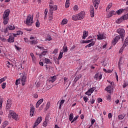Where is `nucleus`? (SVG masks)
<instances>
[{"instance_id":"15","label":"nucleus","mask_w":128,"mask_h":128,"mask_svg":"<svg viewBox=\"0 0 128 128\" xmlns=\"http://www.w3.org/2000/svg\"><path fill=\"white\" fill-rule=\"evenodd\" d=\"M54 10H50L48 12V18L49 20H52V14H54Z\"/></svg>"},{"instance_id":"63","label":"nucleus","mask_w":128,"mask_h":128,"mask_svg":"<svg viewBox=\"0 0 128 128\" xmlns=\"http://www.w3.org/2000/svg\"><path fill=\"white\" fill-rule=\"evenodd\" d=\"M107 100H112V98L110 97V95H108L107 96Z\"/></svg>"},{"instance_id":"22","label":"nucleus","mask_w":128,"mask_h":128,"mask_svg":"<svg viewBox=\"0 0 128 128\" xmlns=\"http://www.w3.org/2000/svg\"><path fill=\"white\" fill-rule=\"evenodd\" d=\"M126 46H128V36L125 39L122 48H126Z\"/></svg>"},{"instance_id":"52","label":"nucleus","mask_w":128,"mask_h":128,"mask_svg":"<svg viewBox=\"0 0 128 128\" xmlns=\"http://www.w3.org/2000/svg\"><path fill=\"white\" fill-rule=\"evenodd\" d=\"M65 6L66 8H70V2H66Z\"/></svg>"},{"instance_id":"18","label":"nucleus","mask_w":128,"mask_h":128,"mask_svg":"<svg viewBox=\"0 0 128 128\" xmlns=\"http://www.w3.org/2000/svg\"><path fill=\"white\" fill-rule=\"evenodd\" d=\"M7 28L10 30H16V27L14 26V24H10L8 25Z\"/></svg>"},{"instance_id":"13","label":"nucleus","mask_w":128,"mask_h":128,"mask_svg":"<svg viewBox=\"0 0 128 128\" xmlns=\"http://www.w3.org/2000/svg\"><path fill=\"white\" fill-rule=\"evenodd\" d=\"M26 76L24 74H22L21 76V82L22 86H24L26 84Z\"/></svg>"},{"instance_id":"58","label":"nucleus","mask_w":128,"mask_h":128,"mask_svg":"<svg viewBox=\"0 0 128 128\" xmlns=\"http://www.w3.org/2000/svg\"><path fill=\"white\" fill-rule=\"evenodd\" d=\"M0 40H2V42H6V39L5 38H4L3 37H0Z\"/></svg>"},{"instance_id":"38","label":"nucleus","mask_w":128,"mask_h":128,"mask_svg":"<svg viewBox=\"0 0 128 128\" xmlns=\"http://www.w3.org/2000/svg\"><path fill=\"white\" fill-rule=\"evenodd\" d=\"M108 82H109L112 88H114V82H110V80H107Z\"/></svg>"},{"instance_id":"16","label":"nucleus","mask_w":128,"mask_h":128,"mask_svg":"<svg viewBox=\"0 0 128 128\" xmlns=\"http://www.w3.org/2000/svg\"><path fill=\"white\" fill-rule=\"evenodd\" d=\"M122 64V57L120 58L118 62V68L120 72L122 70V66H121Z\"/></svg>"},{"instance_id":"8","label":"nucleus","mask_w":128,"mask_h":128,"mask_svg":"<svg viewBox=\"0 0 128 128\" xmlns=\"http://www.w3.org/2000/svg\"><path fill=\"white\" fill-rule=\"evenodd\" d=\"M42 117L40 116L38 117L37 120H36L35 122L34 123V126L33 128H36V126L40 124V122H42Z\"/></svg>"},{"instance_id":"59","label":"nucleus","mask_w":128,"mask_h":128,"mask_svg":"<svg viewBox=\"0 0 128 128\" xmlns=\"http://www.w3.org/2000/svg\"><path fill=\"white\" fill-rule=\"evenodd\" d=\"M6 80V78H2L0 79V84H2V82H4Z\"/></svg>"},{"instance_id":"4","label":"nucleus","mask_w":128,"mask_h":128,"mask_svg":"<svg viewBox=\"0 0 128 128\" xmlns=\"http://www.w3.org/2000/svg\"><path fill=\"white\" fill-rule=\"evenodd\" d=\"M116 32H118V34H120L122 40V41L124 42L125 36L124 32H126L124 29L123 28H119L116 30Z\"/></svg>"},{"instance_id":"47","label":"nucleus","mask_w":128,"mask_h":128,"mask_svg":"<svg viewBox=\"0 0 128 128\" xmlns=\"http://www.w3.org/2000/svg\"><path fill=\"white\" fill-rule=\"evenodd\" d=\"M118 118L120 120H124V116L120 114L118 116Z\"/></svg>"},{"instance_id":"44","label":"nucleus","mask_w":128,"mask_h":128,"mask_svg":"<svg viewBox=\"0 0 128 128\" xmlns=\"http://www.w3.org/2000/svg\"><path fill=\"white\" fill-rule=\"evenodd\" d=\"M20 84V79H18L17 80H16V85L18 86V84Z\"/></svg>"},{"instance_id":"55","label":"nucleus","mask_w":128,"mask_h":128,"mask_svg":"<svg viewBox=\"0 0 128 128\" xmlns=\"http://www.w3.org/2000/svg\"><path fill=\"white\" fill-rule=\"evenodd\" d=\"M6 82H3L2 84V88L3 89L6 88Z\"/></svg>"},{"instance_id":"48","label":"nucleus","mask_w":128,"mask_h":128,"mask_svg":"<svg viewBox=\"0 0 128 128\" xmlns=\"http://www.w3.org/2000/svg\"><path fill=\"white\" fill-rule=\"evenodd\" d=\"M40 21H38V20L36 22V28H40Z\"/></svg>"},{"instance_id":"56","label":"nucleus","mask_w":128,"mask_h":128,"mask_svg":"<svg viewBox=\"0 0 128 128\" xmlns=\"http://www.w3.org/2000/svg\"><path fill=\"white\" fill-rule=\"evenodd\" d=\"M85 94H87V96H92V92L88 90L85 93Z\"/></svg>"},{"instance_id":"35","label":"nucleus","mask_w":128,"mask_h":128,"mask_svg":"<svg viewBox=\"0 0 128 128\" xmlns=\"http://www.w3.org/2000/svg\"><path fill=\"white\" fill-rule=\"evenodd\" d=\"M30 44H38V40H32V41H30Z\"/></svg>"},{"instance_id":"21","label":"nucleus","mask_w":128,"mask_h":128,"mask_svg":"<svg viewBox=\"0 0 128 128\" xmlns=\"http://www.w3.org/2000/svg\"><path fill=\"white\" fill-rule=\"evenodd\" d=\"M44 51L40 54V58H42L43 56H44L48 54V50L46 49H45L43 50Z\"/></svg>"},{"instance_id":"19","label":"nucleus","mask_w":128,"mask_h":128,"mask_svg":"<svg viewBox=\"0 0 128 128\" xmlns=\"http://www.w3.org/2000/svg\"><path fill=\"white\" fill-rule=\"evenodd\" d=\"M34 113V106H32L30 108V116H33Z\"/></svg>"},{"instance_id":"7","label":"nucleus","mask_w":128,"mask_h":128,"mask_svg":"<svg viewBox=\"0 0 128 128\" xmlns=\"http://www.w3.org/2000/svg\"><path fill=\"white\" fill-rule=\"evenodd\" d=\"M9 116L12 117V118L16 120H18V114L14 112L13 110H10L8 114Z\"/></svg>"},{"instance_id":"23","label":"nucleus","mask_w":128,"mask_h":128,"mask_svg":"<svg viewBox=\"0 0 128 128\" xmlns=\"http://www.w3.org/2000/svg\"><path fill=\"white\" fill-rule=\"evenodd\" d=\"M8 42H14V37L10 36L9 38L7 39Z\"/></svg>"},{"instance_id":"33","label":"nucleus","mask_w":128,"mask_h":128,"mask_svg":"<svg viewBox=\"0 0 128 128\" xmlns=\"http://www.w3.org/2000/svg\"><path fill=\"white\" fill-rule=\"evenodd\" d=\"M72 120H74V114L71 113L69 116V120L72 122Z\"/></svg>"},{"instance_id":"51","label":"nucleus","mask_w":128,"mask_h":128,"mask_svg":"<svg viewBox=\"0 0 128 128\" xmlns=\"http://www.w3.org/2000/svg\"><path fill=\"white\" fill-rule=\"evenodd\" d=\"M87 44H90V42H96L95 41H94V39H91L90 40H86Z\"/></svg>"},{"instance_id":"14","label":"nucleus","mask_w":128,"mask_h":128,"mask_svg":"<svg viewBox=\"0 0 128 128\" xmlns=\"http://www.w3.org/2000/svg\"><path fill=\"white\" fill-rule=\"evenodd\" d=\"M11 106H12V100L8 99L7 100V103L6 104V108H7V110H10Z\"/></svg>"},{"instance_id":"61","label":"nucleus","mask_w":128,"mask_h":128,"mask_svg":"<svg viewBox=\"0 0 128 128\" xmlns=\"http://www.w3.org/2000/svg\"><path fill=\"white\" fill-rule=\"evenodd\" d=\"M2 124L6 126L8 124V121H5L2 123Z\"/></svg>"},{"instance_id":"32","label":"nucleus","mask_w":128,"mask_h":128,"mask_svg":"<svg viewBox=\"0 0 128 128\" xmlns=\"http://www.w3.org/2000/svg\"><path fill=\"white\" fill-rule=\"evenodd\" d=\"M68 24V19L66 18H64L61 22V24H62V26L66 24Z\"/></svg>"},{"instance_id":"42","label":"nucleus","mask_w":128,"mask_h":128,"mask_svg":"<svg viewBox=\"0 0 128 128\" xmlns=\"http://www.w3.org/2000/svg\"><path fill=\"white\" fill-rule=\"evenodd\" d=\"M73 8L74 12H76L78 10V5H75Z\"/></svg>"},{"instance_id":"45","label":"nucleus","mask_w":128,"mask_h":128,"mask_svg":"<svg viewBox=\"0 0 128 128\" xmlns=\"http://www.w3.org/2000/svg\"><path fill=\"white\" fill-rule=\"evenodd\" d=\"M78 116H76L74 118H73V120H72L71 123L72 124V122H76V120H78Z\"/></svg>"},{"instance_id":"53","label":"nucleus","mask_w":128,"mask_h":128,"mask_svg":"<svg viewBox=\"0 0 128 128\" xmlns=\"http://www.w3.org/2000/svg\"><path fill=\"white\" fill-rule=\"evenodd\" d=\"M2 102H4V99L2 98L0 100V108H2Z\"/></svg>"},{"instance_id":"34","label":"nucleus","mask_w":128,"mask_h":128,"mask_svg":"<svg viewBox=\"0 0 128 128\" xmlns=\"http://www.w3.org/2000/svg\"><path fill=\"white\" fill-rule=\"evenodd\" d=\"M50 102H48L46 105V108H45L46 110H48L50 107Z\"/></svg>"},{"instance_id":"12","label":"nucleus","mask_w":128,"mask_h":128,"mask_svg":"<svg viewBox=\"0 0 128 128\" xmlns=\"http://www.w3.org/2000/svg\"><path fill=\"white\" fill-rule=\"evenodd\" d=\"M90 14L91 18H94V6H90Z\"/></svg>"},{"instance_id":"26","label":"nucleus","mask_w":128,"mask_h":128,"mask_svg":"<svg viewBox=\"0 0 128 128\" xmlns=\"http://www.w3.org/2000/svg\"><path fill=\"white\" fill-rule=\"evenodd\" d=\"M97 40H104V34H99L98 35H97Z\"/></svg>"},{"instance_id":"29","label":"nucleus","mask_w":128,"mask_h":128,"mask_svg":"<svg viewBox=\"0 0 128 128\" xmlns=\"http://www.w3.org/2000/svg\"><path fill=\"white\" fill-rule=\"evenodd\" d=\"M96 44V42H92L88 44L85 46V48H90L92 46H94Z\"/></svg>"},{"instance_id":"41","label":"nucleus","mask_w":128,"mask_h":128,"mask_svg":"<svg viewBox=\"0 0 128 128\" xmlns=\"http://www.w3.org/2000/svg\"><path fill=\"white\" fill-rule=\"evenodd\" d=\"M24 34V32H22L21 30H18L16 32V34H16V36H20V34Z\"/></svg>"},{"instance_id":"10","label":"nucleus","mask_w":128,"mask_h":128,"mask_svg":"<svg viewBox=\"0 0 128 128\" xmlns=\"http://www.w3.org/2000/svg\"><path fill=\"white\" fill-rule=\"evenodd\" d=\"M94 78L96 80H100L102 78V74L100 72L96 73L94 76Z\"/></svg>"},{"instance_id":"17","label":"nucleus","mask_w":128,"mask_h":128,"mask_svg":"<svg viewBox=\"0 0 128 128\" xmlns=\"http://www.w3.org/2000/svg\"><path fill=\"white\" fill-rule=\"evenodd\" d=\"M43 102H44V98H41L38 101V102L36 104V108H38V106H40V104H42Z\"/></svg>"},{"instance_id":"50","label":"nucleus","mask_w":128,"mask_h":128,"mask_svg":"<svg viewBox=\"0 0 128 128\" xmlns=\"http://www.w3.org/2000/svg\"><path fill=\"white\" fill-rule=\"evenodd\" d=\"M90 102H91L92 104H94V96H92V98H90Z\"/></svg>"},{"instance_id":"39","label":"nucleus","mask_w":128,"mask_h":128,"mask_svg":"<svg viewBox=\"0 0 128 128\" xmlns=\"http://www.w3.org/2000/svg\"><path fill=\"white\" fill-rule=\"evenodd\" d=\"M112 3H110L108 6H107L106 9V11L108 10H110V8H112Z\"/></svg>"},{"instance_id":"49","label":"nucleus","mask_w":128,"mask_h":128,"mask_svg":"<svg viewBox=\"0 0 128 128\" xmlns=\"http://www.w3.org/2000/svg\"><path fill=\"white\" fill-rule=\"evenodd\" d=\"M52 40V36H50V35H48L46 40Z\"/></svg>"},{"instance_id":"27","label":"nucleus","mask_w":128,"mask_h":128,"mask_svg":"<svg viewBox=\"0 0 128 128\" xmlns=\"http://www.w3.org/2000/svg\"><path fill=\"white\" fill-rule=\"evenodd\" d=\"M105 90L109 92V94H112V86H108L105 88Z\"/></svg>"},{"instance_id":"2","label":"nucleus","mask_w":128,"mask_h":128,"mask_svg":"<svg viewBox=\"0 0 128 128\" xmlns=\"http://www.w3.org/2000/svg\"><path fill=\"white\" fill-rule=\"evenodd\" d=\"M10 10H7L4 11V14L2 16V18H3V24L4 26L6 24H8L9 20L8 18V16H10Z\"/></svg>"},{"instance_id":"36","label":"nucleus","mask_w":128,"mask_h":128,"mask_svg":"<svg viewBox=\"0 0 128 128\" xmlns=\"http://www.w3.org/2000/svg\"><path fill=\"white\" fill-rule=\"evenodd\" d=\"M62 54H64V52H60L58 57V60H62Z\"/></svg>"},{"instance_id":"1","label":"nucleus","mask_w":128,"mask_h":128,"mask_svg":"<svg viewBox=\"0 0 128 128\" xmlns=\"http://www.w3.org/2000/svg\"><path fill=\"white\" fill-rule=\"evenodd\" d=\"M86 13L82 11L80 12L78 14H74L72 16V20H75L76 22V20H84V14Z\"/></svg>"},{"instance_id":"60","label":"nucleus","mask_w":128,"mask_h":128,"mask_svg":"<svg viewBox=\"0 0 128 128\" xmlns=\"http://www.w3.org/2000/svg\"><path fill=\"white\" fill-rule=\"evenodd\" d=\"M102 102V98H98V102L100 104V102Z\"/></svg>"},{"instance_id":"9","label":"nucleus","mask_w":128,"mask_h":128,"mask_svg":"<svg viewBox=\"0 0 128 128\" xmlns=\"http://www.w3.org/2000/svg\"><path fill=\"white\" fill-rule=\"evenodd\" d=\"M50 10H58V6L56 5L54 6V1L52 0L50 1Z\"/></svg>"},{"instance_id":"20","label":"nucleus","mask_w":128,"mask_h":128,"mask_svg":"<svg viewBox=\"0 0 128 128\" xmlns=\"http://www.w3.org/2000/svg\"><path fill=\"white\" fill-rule=\"evenodd\" d=\"M81 78H82V74H79L77 75L74 80V82L76 84V82H78V80H80Z\"/></svg>"},{"instance_id":"54","label":"nucleus","mask_w":128,"mask_h":128,"mask_svg":"<svg viewBox=\"0 0 128 128\" xmlns=\"http://www.w3.org/2000/svg\"><path fill=\"white\" fill-rule=\"evenodd\" d=\"M83 100L85 102H88V97L84 96L83 98Z\"/></svg>"},{"instance_id":"24","label":"nucleus","mask_w":128,"mask_h":128,"mask_svg":"<svg viewBox=\"0 0 128 128\" xmlns=\"http://www.w3.org/2000/svg\"><path fill=\"white\" fill-rule=\"evenodd\" d=\"M116 12L114 10L110 11L108 14V18H112V16L116 15Z\"/></svg>"},{"instance_id":"37","label":"nucleus","mask_w":128,"mask_h":128,"mask_svg":"<svg viewBox=\"0 0 128 128\" xmlns=\"http://www.w3.org/2000/svg\"><path fill=\"white\" fill-rule=\"evenodd\" d=\"M62 50L64 52H68V47L66 46H64L62 48Z\"/></svg>"},{"instance_id":"25","label":"nucleus","mask_w":128,"mask_h":128,"mask_svg":"<svg viewBox=\"0 0 128 128\" xmlns=\"http://www.w3.org/2000/svg\"><path fill=\"white\" fill-rule=\"evenodd\" d=\"M88 36V32L84 31L83 36H82V40H86V36Z\"/></svg>"},{"instance_id":"28","label":"nucleus","mask_w":128,"mask_h":128,"mask_svg":"<svg viewBox=\"0 0 128 128\" xmlns=\"http://www.w3.org/2000/svg\"><path fill=\"white\" fill-rule=\"evenodd\" d=\"M56 76H51L50 78L49 82H56Z\"/></svg>"},{"instance_id":"40","label":"nucleus","mask_w":128,"mask_h":128,"mask_svg":"<svg viewBox=\"0 0 128 128\" xmlns=\"http://www.w3.org/2000/svg\"><path fill=\"white\" fill-rule=\"evenodd\" d=\"M44 62H46V64H52L50 59L46 58H44Z\"/></svg>"},{"instance_id":"62","label":"nucleus","mask_w":128,"mask_h":128,"mask_svg":"<svg viewBox=\"0 0 128 128\" xmlns=\"http://www.w3.org/2000/svg\"><path fill=\"white\" fill-rule=\"evenodd\" d=\"M94 122H96V120L94 119H92L91 121V126H92Z\"/></svg>"},{"instance_id":"64","label":"nucleus","mask_w":128,"mask_h":128,"mask_svg":"<svg viewBox=\"0 0 128 128\" xmlns=\"http://www.w3.org/2000/svg\"><path fill=\"white\" fill-rule=\"evenodd\" d=\"M95 4H100V0H94Z\"/></svg>"},{"instance_id":"11","label":"nucleus","mask_w":128,"mask_h":128,"mask_svg":"<svg viewBox=\"0 0 128 128\" xmlns=\"http://www.w3.org/2000/svg\"><path fill=\"white\" fill-rule=\"evenodd\" d=\"M120 36H116L114 40L112 41V44L113 45L116 46V43L118 42L119 40H120Z\"/></svg>"},{"instance_id":"57","label":"nucleus","mask_w":128,"mask_h":128,"mask_svg":"<svg viewBox=\"0 0 128 128\" xmlns=\"http://www.w3.org/2000/svg\"><path fill=\"white\" fill-rule=\"evenodd\" d=\"M37 48H39L40 50H44V46H37Z\"/></svg>"},{"instance_id":"6","label":"nucleus","mask_w":128,"mask_h":128,"mask_svg":"<svg viewBox=\"0 0 128 128\" xmlns=\"http://www.w3.org/2000/svg\"><path fill=\"white\" fill-rule=\"evenodd\" d=\"M128 20V16L127 14L122 16L120 18H119L116 20V22L118 24H120V22H122V20Z\"/></svg>"},{"instance_id":"5","label":"nucleus","mask_w":128,"mask_h":128,"mask_svg":"<svg viewBox=\"0 0 128 128\" xmlns=\"http://www.w3.org/2000/svg\"><path fill=\"white\" fill-rule=\"evenodd\" d=\"M128 6L124 9L120 8L116 12V14H117L118 16L122 14H128Z\"/></svg>"},{"instance_id":"30","label":"nucleus","mask_w":128,"mask_h":128,"mask_svg":"<svg viewBox=\"0 0 128 128\" xmlns=\"http://www.w3.org/2000/svg\"><path fill=\"white\" fill-rule=\"evenodd\" d=\"M4 36H8V28H4Z\"/></svg>"},{"instance_id":"43","label":"nucleus","mask_w":128,"mask_h":128,"mask_svg":"<svg viewBox=\"0 0 128 128\" xmlns=\"http://www.w3.org/2000/svg\"><path fill=\"white\" fill-rule=\"evenodd\" d=\"M95 90H96V87H92V88L89 90V92H90L92 94V92H94Z\"/></svg>"},{"instance_id":"31","label":"nucleus","mask_w":128,"mask_h":128,"mask_svg":"<svg viewBox=\"0 0 128 128\" xmlns=\"http://www.w3.org/2000/svg\"><path fill=\"white\" fill-rule=\"evenodd\" d=\"M48 119L46 118L44 122L42 124L43 126H48Z\"/></svg>"},{"instance_id":"3","label":"nucleus","mask_w":128,"mask_h":128,"mask_svg":"<svg viewBox=\"0 0 128 128\" xmlns=\"http://www.w3.org/2000/svg\"><path fill=\"white\" fill-rule=\"evenodd\" d=\"M24 24L28 26H32V24H34V16H32L30 14L28 15L26 18V22Z\"/></svg>"},{"instance_id":"46","label":"nucleus","mask_w":128,"mask_h":128,"mask_svg":"<svg viewBox=\"0 0 128 128\" xmlns=\"http://www.w3.org/2000/svg\"><path fill=\"white\" fill-rule=\"evenodd\" d=\"M30 56H32V60L34 62V60H36V57H34V53L31 52L30 54Z\"/></svg>"}]
</instances>
